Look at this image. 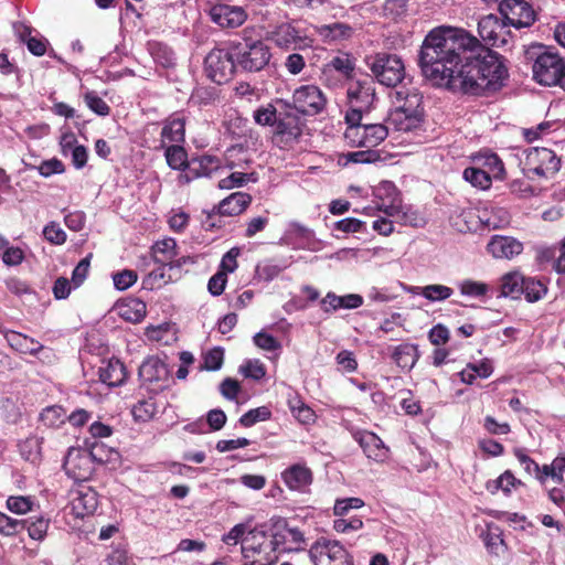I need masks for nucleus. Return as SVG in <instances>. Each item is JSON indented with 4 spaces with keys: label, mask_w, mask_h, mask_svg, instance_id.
<instances>
[{
    "label": "nucleus",
    "mask_w": 565,
    "mask_h": 565,
    "mask_svg": "<svg viewBox=\"0 0 565 565\" xmlns=\"http://www.w3.org/2000/svg\"><path fill=\"white\" fill-rule=\"evenodd\" d=\"M419 66L435 84L470 95L497 90L508 77V68L497 52L483 47L465 29L448 25L437 26L425 36Z\"/></svg>",
    "instance_id": "obj_1"
},
{
    "label": "nucleus",
    "mask_w": 565,
    "mask_h": 565,
    "mask_svg": "<svg viewBox=\"0 0 565 565\" xmlns=\"http://www.w3.org/2000/svg\"><path fill=\"white\" fill-rule=\"evenodd\" d=\"M207 77L216 84L247 71V42L230 41L227 49H213L204 60Z\"/></svg>",
    "instance_id": "obj_2"
},
{
    "label": "nucleus",
    "mask_w": 565,
    "mask_h": 565,
    "mask_svg": "<svg viewBox=\"0 0 565 565\" xmlns=\"http://www.w3.org/2000/svg\"><path fill=\"white\" fill-rule=\"evenodd\" d=\"M395 95L396 100L403 103L388 113L386 118L388 130L409 132L420 129L423 124L422 96L417 93L405 94L403 90H397Z\"/></svg>",
    "instance_id": "obj_3"
},
{
    "label": "nucleus",
    "mask_w": 565,
    "mask_h": 565,
    "mask_svg": "<svg viewBox=\"0 0 565 565\" xmlns=\"http://www.w3.org/2000/svg\"><path fill=\"white\" fill-rule=\"evenodd\" d=\"M527 61L532 62L533 78L544 86H557L565 60L544 45H533L525 52Z\"/></svg>",
    "instance_id": "obj_4"
},
{
    "label": "nucleus",
    "mask_w": 565,
    "mask_h": 565,
    "mask_svg": "<svg viewBox=\"0 0 565 565\" xmlns=\"http://www.w3.org/2000/svg\"><path fill=\"white\" fill-rule=\"evenodd\" d=\"M561 164V158L544 147L525 149L520 159L522 172L530 180L552 178L559 171Z\"/></svg>",
    "instance_id": "obj_5"
},
{
    "label": "nucleus",
    "mask_w": 565,
    "mask_h": 565,
    "mask_svg": "<svg viewBox=\"0 0 565 565\" xmlns=\"http://www.w3.org/2000/svg\"><path fill=\"white\" fill-rule=\"evenodd\" d=\"M102 448L95 441L90 449L71 447L64 458L63 469L65 473L75 481H86L94 472V462H105L107 458L98 456L97 450Z\"/></svg>",
    "instance_id": "obj_6"
},
{
    "label": "nucleus",
    "mask_w": 565,
    "mask_h": 565,
    "mask_svg": "<svg viewBox=\"0 0 565 565\" xmlns=\"http://www.w3.org/2000/svg\"><path fill=\"white\" fill-rule=\"evenodd\" d=\"M365 65L372 72L374 78L382 85L395 87L405 77V65L396 54L385 52L365 57Z\"/></svg>",
    "instance_id": "obj_7"
},
{
    "label": "nucleus",
    "mask_w": 565,
    "mask_h": 565,
    "mask_svg": "<svg viewBox=\"0 0 565 565\" xmlns=\"http://www.w3.org/2000/svg\"><path fill=\"white\" fill-rule=\"evenodd\" d=\"M349 109L345 113V121L362 120L363 114L369 113L375 100V87L373 78L352 81L348 90Z\"/></svg>",
    "instance_id": "obj_8"
},
{
    "label": "nucleus",
    "mask_w": 565,
    "mask_h": 565,
    "mask_svg": "<svg viewBox=\"0 0 565 565\" xmlns=\"http://www.w3.org/2000/svg\"><path fill=\"white\" fill-rule=\"evenodd\" d=\"M308 555L312 565H354L353 556L339 541L319 539Z\"/></svg>",
    "instance_id": "obj_9"
},
{
    "label": "nucleus",
    "mask_w": 565,
    "mask_h": 565,
    "mask_svg": "<svg viewBox=\"0 0 565 565\" xmlns=\"http://www.w3.org/2000/svg\"><path fill=\"white\" fill-rule=\"evenodd\" d=\"M140 386L149 393L158 394L169 386L170 371L159 356H148L138 370Z\"/></svg>",
    "instance_id": "obj_10"
},
{
    "label": "nucleus",
    "mask_w": 565,
    "mask_h": 565,
    "mask_svg": "<svg viewBox=\"0 0 565 565\" xmlns=\"http://www.w3.org/2000/svg\"><path fill=\"white\" fill-rule=\"evenodd\" d=\"M271 525L275 554L299 552L305 548V534L298 527L290 526L286 520H278Z\"/></svg>",
    "instance_id": "obj_11"
},
{
    "label": "nucleus",
    "mask_w": 565,
    "mask_h": 565,
    "mask_svg": "<svg viewBox=\"0 0 565 565\" xmlns=\"http://www.w3.org/2000/svg\"><path fill=\"white\" fill-rule=\"evenodd\" d=\"M292 103L298 113L313 116L326 108L327 97L318 86L308 84L295 89Z\"/></svg>",
    "instance_id": "obj_12"
},
{
    "label": "nucleus",
    "mask_w": 565,
    "mask_h": 565,
    "mask_svg": "<svg viewBox=\"0 0 565 565\" xmlns=\"http://www.w3.org/2000/svg\"><path fill=\"white\" fill-rule=\"evenodd\" d=\"M507 21H502L494 14L482 17L478 22V33L484 45L502 47L509 43L510 30Z\"/></svg>",
    "instance_id": "obj_13"
},
{
    "label": "nucleus",
    "mask_w": 565,
    "mask_h": 565,
    "mask_svg": "<svg viewBox=\"0 0 565 565\" xmlns=\"http://www.w3.org/2000/svg\"><path fill=\"white\" fill-rule=\"evenodd\" d=\"M499 9L507 23L516 29L529 28L535 21L533 8L524 0H502Z\"/></svg>",
    "instance_id": "obj_14"
},
{
    "label": "nucleus",
    "mask_w": 565,
    "mask_h": 565,
    "mask_svg": "<svg viewBox=\"0 0 565 565\" xmlns=\"http://www.w3.org/2000/svg\"><path fill=\"white\" fill-rule=\"evenodd\" d=\"M250 557H267L269 563H277L278 555L275 554L273 525L263 524L249 530Z\"/></svg>",
    "instance_id": "obj_15"
},
{
    "label": "nucleus",
    "mask_w": 565,
    "mask_h": 565,
    "mask_svg": "<svg viewBox=\"0 0 565 565\" xmlns=\"http://www.w3.org/2000/svg\"><path fill=\"white\" fill-rule=\"evenodd\" d=\"M302 132L298 116L292 114H279L276 120L275 141L280 147H287L296 141Z\"/></svg>",
    "instance_id": "obj_16"
},
{
    "label": "nucleus",
    "mask_w": 565,
    "mask_h": 565,
    "mask_svg": "<svg viewBox=\"0 0 565 565\" xmlns=\"http://www.w3.org/2000/svg\"><path fill=\"white\" fill-rule=\"evenodd\" d=\"M218 168V160L213 156L194 157L190 159L186 171L179 174L178 181L188 184L198 178L210 177Z\"/></svg>",
    "instance_id": "obj_17"
},
{
    "label": "nucleus",
    "mask_w": 565,
    "mask_h": 565,
    "mask_svg": "<svg viewBox=\"0 0 565 565\" xmlns=\"http://www.w3.org/2000/svg\"><path fill=\"white\" fill-rule=\"evenodd\" d=\"M353 437L367 458L376 462H384L388 458L390 449L376 434L361 430L356 431Z\"/></svg>",
    "instance_id": "obj_18"
},
{
    "label": "nucleus",
    "mask_w": 565,
    "mask_h": 565,
    "mask_svg": "<svg viewBox=\"0 0 565 565\" xmlns=\"http://www.w3.org/2000/svg\"><path fill=\"white\" fill-rule=\"evenodd\" d=\"M211 20L222 28H237L247 19L243 7L215 4L210 9Z\"/></svg>",
    "instance_id": "obj_19"
},
{
    "label": "nucleus",
    "mask_w": 565,
    "mask_h": 565,
    "mask_svg": "<svg viewBox=\"0 0 565 565\" xmlns=\"http://www.w3.org/2000/svg\"><path fill=\"white\" fill-rule=\"evenodd\" d=\"M73 495L71 504L76 518L83 519L96 511L98 507V494L93 488L81 484L73 492Z\"/></svg>",
    "instance_id": "obj_20"
},
{
    "label": "nucleus",
    "mask_w": 565,
    "mask_h": 565,
    "mask_svg": "<svg viewBox=\"0 0 565 565\" xmlns=\"http://www.w3.org/2000/svg\"><path fill=\"white\" fill-rule=\"evenodd\" d=\"M488 252L494 258L512 259L523 250V244L511 236H493L487 245Z\"/></svg>",
    "instance_id": "obj_21"
},
{
    "label": "nucleus",
    "mask_w": 565,
    "mask_h": 565,
    "mask_svg": "<svg viewBox=\"0 0 565 565\" xmlns=\"http://www.w3.org/2000/svg\"><path fill=\"white\" fill-rule=\"evenodd\" d=\"M185 142V119L183 117H170L162 124L160 132V145L158 148L169 145H181Z\"/></svg>",
    "instance_id": "obj_22"
},
{
    "label": "nucleus",
    "mask_w": 565,
    "mask_h": 565,
    "mask_svg": "<svg viewBox=\"0 0 565 565\" xmlns=\"http://www.w3.org/2000/svg\"><path fill=\"white\" fill-rule=\"evenodd\" d=\"M362 305L363 298L358 294L338 296L334 292L329 291L321 300V308L327 313L339 309H356Z\"/></svg>",
    "instance_id": "obj_23"
},
{
    "label": "nucleus",
    "mask_w": 565,
    "mask_h": 565,
    "mask_svg": "<svg viewBox=\"0 0 565 565\" xmlns=\"http://www.w3.org/2000/svg\"><path fill=\"white\" fill-rule=\"evenodd\" d=\"M99 380L108 386L121 385L127 376L126 367L119 360L111 359L104 363L98 371Z\"/></svg>",
    "instance_id": "obj_24"
},
{
    "label": "nucleus",
    "mask_w": 565,
    "mask_h": 565,
    "mask_svg": "<svg viewBox=\"0 0 565 565\" xmlns=\"http://www.w3.org/2000/svg\"><path fill=\"white\" fill-rule=\"evenodd\" d=\"M282 480L289 489L302 491L312 482V473L305 466L294 465L282 472Z\"/></svg>",
    "instance_id": "obj_25"
},
{
    "label": "nucleus",
    "mask_w": 565,
    "mask_h": 565,
    "mask_svg": "<svg viewBox=\"0 0 565 565\" xmlns=\"http://www.w3.org/2000/svg\"><path fill=\"white\" fill-rule=\"evenodd\" d=\"M392 359L402 370L411 371L419 359L418 348L412 343L399 344L395 347Z\"/></svg>",
    "instance_id": "obj_26"
},
{
    "label": "nucleus",
    "mask_w": 565,
    "mask_h": 565,
    "mask_svg": "<svg viewBox=\"0 0 565 565\" xmlns=\"http://www.w3.org/2000/svg\"><path fill=\"white\" fill-rule=\"evenodd\" d=\"M161 149L164 151V158L170 169L181 171V173L186 171L190 159L183 143L169 145Z\"/></svg>",
    "instance_id": "obj_27"
},
{
    "label": "nucleus",
    "mask_w": 565,
    "mask_h": 565,
    "mask_svg": "<svg viewBox=\"0 0 565 565\" xmlns=\"http://www.w3.org/2000/svg\"><path fill=\"white\" fill-rule=\"evenodd\" d=\"M117 310L124 320L136 323L145 318L147 306L138 298H130L119 303Z\"/></svg>",
    "instance_id": "obj_28"
},
{
    "label": "nucleus",
    "mask_w": 565,
    "mask_h": 565,
    "mask_svg": "<svg viewBox=\"0 0 565 565\" xmlns=\"http://www.w3.org/2000/svg\"><path fill=\"white\" fill-rule=\"evenodd\" d=\"M247 207V194L235 192L223 199L217 205L220 215L234 216L241 214Z\"/></svg>",
    "instance_id": "obj_29"
},
{
    "label": "nucleus",
    "mask_w": 565,
    "mask_h": 565,
    "mask_svg": "<svg viewBox=\"0 0 565 565\" xmlns=\"http://www.w3.org/2000/svg\"><path fill=\"white\" fill-rule=\"evenodd\" d=\"M480 222L488 228H499L509 224L510 216L505 209L502 207H486L480 211L478 215Z\"/></svg>",
    "instance_id": "obj_30"
},
{
    "label": "nucleus",
    "mask_w": 565,
    "mask_h": 565,
    "mask_svg": "<svg viewBox=\"0 0 565 565\" xmlns=\"http://www.w3.org/2000/svg\"><path fill=\"white\" fill-rule=\"evenodd\" d=\"M523 486V482L515 478L510 470H505L494 480H489L486 488L489 492L495 493L502 490L507 495L511 493L512 489Z\"/></svg>",
    "instance_id": "obj_31"
},
{
    "label": "nucleus",
    "mask_w": 565,
    "mask_h": 565,
    "mask_svg": "<svg viewBox=\"0 0 565 565\" xmlns=\"http://www.w3.org/2000/svg\"><path fill=\"white\" fill-rule=\"evenodd\" d=\"M275 43L282 49H297L301 38L298 31L290 24H281L274 34Z\"/></svg>",
    "instance_id": "obj_32"
},
{
    "label": "nucleus",
    "mask_w": 565,
    "mask_h": 565,
    "mask_svg": "<svg viewBox=\"0 0 565 565\" xmlns=\"http://www.w3.org/2000/svg\"><path fill=\"white\" fill-rule=\"evenodd\" d=\"M524 280L525 277L518 271L505 274L501 281V295L513 299L519 298L522 295Z\"/></svg>",
    "instance_id": "obj_33"
},
{
    "label": "nucleus",
    "mask_w": 565,
    "mask_h": 565,
    "mask_svg": "<svg viewBox=\"0 0 565 565\" xmlns=\"http://www.w3.org/2000/svg\"><path fill=\"white\" fill-rule=\"evenodd\" d=\"M148 50L154 62L162 67H171L174 65L175 56L171 47L162 42H149Z\"/></svg>",
    "instance_id": "obj_34"
},
{
    "label": "nucleus",
    "mask_w": 565,
    "mask_h": 565,
    "mask_svg": "<svg viewBox=\"0 0 565 565\" xmlns=\"http://www.w3.org/2000/svg\"><path fill=\"white\" fill-rule=\"evenodd\" d=\"M269 47L263 42L249 45V72L263 70L270 60Z\"/></svg>",
    "instance_id": "obj_35"
},
{
    "label": "nucleus",
    "mask_w": 565,
    "mask_h": 565,
    "mask_svg": "<svg viewBox=\"0 0 565 565\" xmlns=\"http://www.w3.org/2000/svg\"><path fill=\"white\" fill-rule=\"evenodd\" d=\"M380 159L381 156L379 151L366 148V150L341 153L339 162L343 166H349L350 163H374Z\"/></svg>",
    "instance_id": "obj_36"
},
{
    "label": "nucleus",
    "mask_w": 565,
    "mask_h": 565,
    "mask_svg": "<svg viewBox=\"0 0 565 565\" xmlns=\"http://www.w3.org/2000/svg\"><path fill=\"white\" fill-rule=\"evenodd\" d=\"M4 339L14 351L22 354L35 355V349L28 348V343L33 344L32 338L12 330L3 331Z\"/></svg>",
    "instance_id": "obj_37"
},
{
    "label": "nucleus",
    "mask_w": 565,
    "mask_h": 565,
    "mask_svg": "<svg viewBox=\"0 0 565 565\" xmlns=\"http://www.w3.org/2000/svg\"><path fill=\"white\" fill-rule=\"evenodd\" d=\"M39 419L46 427H60L66 420V411L60 405H51L40 413Z\"/></svg>",
    "instance_id": "obj_38"
},
{
    "label": "nucleus",
    "mask_w": 565,
    "mask_h": 565,
    "mask_svg": "<svg viewBox=\"0 0 565 565\" xmlns=\"http://www.w3.org/2000/svg\"><path fill=\"white\" fill-rule=\"evenodd\" d=\"M462 177L465 181L469 182L472 186L480 190L489 189L492 183L489 172L477 167L466 168L463 170Z\"/></svg>",
    "instance_id": "obj_39"
},
{
    "label": "nucleus",
    "mask_w": 565,
    "mask_h": 565,
    "mask_svg": "<svg viewBox=\"0 0 565 565\" xmlns=\"http://www.w3.org/2000/svg\"><path fill=\"white\" fill-rule=\"evenodd\" d=\"M365 136L364 143L366 148H375L388 136V126L386 124H364Z\"/></svg>",
    "instance_id": "obj_40"
},
{
    "label": "nucleus",
    "mask_w": 565,
    "mask_h": 565,
    "mask_svg": "<svg viewBox=\"0 0 565 565\" xmlns=\"http://www.w3.org/2000/svg\"><path fill=\"white\" fill-rule=\"evenodd\" d=\"M345 122L348 125L344 131V140L347 145L351 147L366 148V143H364L365 128L362 120Z\"/></svg>",
    "instance_id": "obj_41"
},
{
    "label": "nucleus",
    "mask_w": 565,
    "mask_h": 565,
    "mask_svg": "<svg viewBox=\"0 0 565 565\" xmlns=\"http://www.w3.org/2000/svg\"><path fill=\"white\" fill-rule=\"evenodd\" d=\"M417 294L431 302H436L450 298L454 294V290L448 286L436 284L418 287Z\"/></svg>",
    "instance_id": "obj_42"
},
{
    "label": "nucleus",
    "mask_w": 565,
    "mask_h": 565,
    "mask_svg": "<svg viewBox=\"0 0 565 565\" xmlns=\"http://www.w3.org/2000/svg\"><path fill=\"white\" fill-rule=\"evenodd\" d=\"M547 292V287L541 280L533 277H525L522 295L529 302L542 299Z\"/></svg>",
    "instance_id": "obj_43"
},
{
    "label": "nucleus",
    "mask_w": 565,
    "mask_h": 565,
    "mask_svg": "<svg viewBox=\"0 0 565 565\" xmlns=\"http://www.w3.org/2000/svg\"><path fill=\"white\" fill-rule=\"evenodd\" d=\"M457 287L460 290V294L462 296L469 297V298H482L484 297L488 291L489 287L487 284L481 281H476L471 279H465L457 282Z\"/></svg>",
    "instance_id": "obj_44"
},
{
    "label": "nucleus",
    "mask_w": 565,
    "mask_h": 565,
    "mask_svg": "<svg viewBox=\"0 0 565 565\" xmlns=\"http://www.w3.org/2000/svg\"><path fill=\"white\" fill-rule=\"evenodd\" d=\"M21 522H25L24 527H26L29 536L36 541H42L49 529L50 520L43 516H39L33 520L30 518L28 520H22Z\"/></svg>",
    "instance_id": "obj_45"
},
{
    "label": "nucleus",
    "mask_w": 565,
    "mask_h": 565,
    "mask_svg": "<svg viewBox=\"0 0 565 565\" xmlns=\"http://www.w3.org/2000/svg\"><path fill=\"white\" fill-rule=\"evenodd\" d=\"M354 62L348 54H340L334 56L329 64L327 65V68L324 71H331L334 70L345 77H350L354 71Z\"/></svg>",
    "instance_id": "obj_46"
},
{
    "label": "nucleus",
    "mask_w": 565,
    "mask_h": 565,
    "mask_svg": "<svg viewBox=\"0 0 565 565\" xmlns=\"http://www.w3.org/2000/svg\"><path fill=\"white\" fill-rule=\"evenodd\" d=\"M227 131L235 138H245L247 136V120L233 111L228 115L226 121Z\"/></svg>",
    "instance_id": "obj_47"
},
{
    "label": "nucleus",
    "mask_w": 565,
    "mask_h": 565,
    "mask_svg": "<svg viewBox=\"0 0 565 565\" xmlns=\"http://www.w3.org/2000/svg\"><path fill=\"white\" fill-rule=\"evenodd\" d=\"M84 102L86 106L98 116L105 117L110 113V107L94 90H88L84 95Z\"/></svg>",
    "instance_id": "obj_48"
},
{
    "label": "nucleus",
    "mask_w": 565,
    "mask_h": 565,
    "mask_svg": "<svg viewBox=\"0 0 565 565\" xmlns=\"http://www.w3.org/2000/svg\"><path fill=\"white\" fill-rule=\"evenodd\" d=\"M223 361L224 350L220 347H215L203 355V365L201 369L206 371H217L222 367Z\"/></svg>",
    "instance_id": "obj_49"
},
{
    "label": "nucleus",
    "mask_w": 565,
    "mask_h": 565,
    "mask_svg": "<svg viewBox=\"0 0 565 565\" xmlns=\"http://www.w3.org/2000/svg\"><path fill=\"white\" fill-rule=\"evenodd\" d=\"M33 500L31 497L25 495H10L7 500V508L15 514H25L32 511Z\"/></svg>",
    "instance_id": "obj_50"
},
{
    "label": "nucleus",
    "mask_w": 565,
    "mask_h": 565,
    "mask_svg": "<svg viewBox=\"0 0 565 565\" xmlns=\"http://www.w3.org/2000/svg\"><path fill=\"white\" fill-rule=\"evenodd\" d=\"M157 407L152 398L141 399L132 407V415L136 420L147 422L156 414Z\"/></svg>",
    "instance_id": "obj_51"
},
{
    "label": "nucleus",
    "mask_w": 565,
    "mask_h": 565,
    "mask_svg": "<svg viewBox=\"0 0 565 565\" xmlns=\"http://www.w3.org/2000/svg\"><path fill=\"white\" fill-rule=\"evenodd\" d=\"M513 455L529 476L534 477L535 472H539V463L527 455V450L525 448H514Z\"/></svg>",
    "instance_id": "obj_52"
},
{
    "label": "nucleus",
    "mask_w": 565,
    "mask_h": 565,
    "mask_svg": "<svg viewBox=\"0 0 565 565\" xmlns=\"http://www.w3.org/2000/svg\"><path fill=\"white\" fill-rule=\"evenodd\" d=\"M43 235L47 242L54 245H62L66 242V233L55 222H50L43 228Z\"/></svg>",
    "instance_id": "obj_53"
},
{
    "label": "nucleus",
    "mask_w": 565,
    "mask_h": 565,
    "mask_svg": "<svg viewBox=\"0 0 565 565\" xmlns=\"http://www.w3.org/2000/svg\"><path fill=\"white\" fill-rule=\"evenodd\" d=\"M137 273L131 269H124L113 275V281L116 289L124 291L137 281Z\"/></svg>",
    "instance_id": "obj_54"
},
{
    "label": "nucleus",
    "mask_w": 565,
    "mask_h": 565,
    "mask_svg": "<svg viewBox=\"0 0 565 565\" xmlns=\"http://www.w3.org/2000/svg\"><path fill=\"white\" fill-rule=\"evenodd\" d=\"M25 522L12 519L7 514L0 512V533L7 536H13L24 529Z\"/></svg>",
    "instance_id": "obj_55"
},
{
    "label": "nucleus",
    "mask_w": 565,
    "mask_h": 565,
    "mask_svg": "<svg viewBox=\"0 0 565 565\" xmlns=\"http://www.w3.org/2000/svg\"><path fill=\"white\" fill-rule=\"evenodd\" d=\"M280 267L273 264L271 262H263L256 266L254 278L268 281L274 279L280 273Z\"/></svg>",
    "instance_id": "obj_56"
},
{
    "label": "nucleus",
    "mask_w": 565,
    "mask_h": 565,
    "mask_svg": "<svg viewBox=\"0 0 565 565\" xmlns=\"http://www.w3.org/2000/svg\"><path fill=\"white\" fill-rule=\"evenodd\" d=\"M364 505V501L360 498L338 499L333 507L335 515H345L351 509H360Z\"/></svg>",
    "instance_id": "obj_57"
},
{
    "label": "nucleus",
    "mask_w": 565,
    "mask_h": 565,
    "mask_svg": "<svg viewBox=\"0 0 565 565\" xmlns=\"http://www.w3.org/2000/svg\"><path fill=\"white\" fill-rule=\"evenodd\" d=\"M175 247V242L172 238L164 239L162 242H158L154 246V260L157 263L163 264L168 258L173 257V249Z\"/></svg>",
    "instance_id": "obj_58"
},
{
    "label": "nucleus",
    "mask_w": 565,
    "mask_h": 565,
    "mask_svg": "<svg viewBox=\"0 0 565 565\" xmlns=\"http://www.w3.org/2000/svg\"><path fill=\"white\" fill-rule=\"evenodd\" d=\"M483 166L488 169L487 172L492 173L494 178H502L504 174V166L502 160L495 153H486L482 156Z\"/></svg>",
    "instance_id": "obj_59"
},
{
    "label": "nucleus",
    "mask_w": 565,
    "mask_h": 565,
    "mask_svg": "<svg viewBox=\"0 0 565 565\" xmlns=\"http://www.w3.org/2000/svg\"><path fill=\"white\" fill-rule=\"evenodd\" d=\"M90 257H92V255L84 257L75 266V268L72 273V284L75 288L79 287L86 279L88 271H89Z\"/></svg>",
    "instance_id": "obj_60"
},
{
    "label": "nucleus",
    "mask_w": 565,
    "mask_h": 565,
    "mask_svg": "<svg viewBox=\"0 0 565 565\" xmlns=\"http://www.w3.org/2000/svg\"><path fill=\"white\" fill-rule=\"evenodd\" d=\"M40 175L49 178L53 174H61L65 171L64 164L61 160L53 158L44 160L39 167H36Z\"/></svg>",
    "instance_id": "obj_61"
},
{
    "label": "nucleus",
    "mask_w": 565,
    "mask_h": 565,
    "mask_svg": "<svg viewBox=\"0 0 565 565\" xmlns=\"http://www.w3.org/2000/svg\"><path fill=\"white\" fill-rule=\"evenodd\" d=\"M423 218L419 213L411 207H401L397 214V222L402 225L417 227L422 224Z\"/></svg>",
    "instance_id": "obj_62"
},
{
    "label": "nucleus",
    "mask_w": 565,
    "mask_h": 565,
    "mask_svg": "<svg viewBox=\"0 0 565 565\" xmlns=\"http://www.w3.org/2000/svg\"><path fill=\"white\" fill-rule=\"evenodd\" d=\"M226 419V414L222 409L214 408L207 412L205 426L207 425L210 430L217 431L224 427Z\"/></svg>",
    "instance_id": "obj_63"
},
{
    "label": "nucleus",
    "mask_w": 565,
    "mask_h": 565,
    "mask_svg": "<svg viewBox=\"0 0 565 565\" xmlns=\"http://www.w3.org/2000/svg\"><path fill=\"white\" fill-rule=\"evenodd\" d=\"M277 118L276 108L270 104L266 107L258 108L254 113L255 121L263 126L276 124Z\"/></svg>",
    "instance_id": "obj_64"
}]
</instances>
